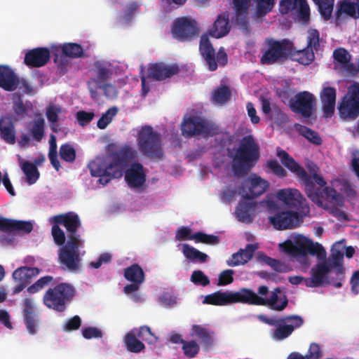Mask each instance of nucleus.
I'll list each match as a JSON object with an SVG mask.
<instances>
[{
	"mask_svg": "<svg viewBox=\"0 0 359 359\" xmlns=\"http://www.w3.org/2000/svg\"><path fill=\"white\" fill-rule=\"evenodd\" d=\"M259 259L266 264L267 265L270 266L274 271L277 272H284V266L283 264L279 261L276 259H273L266 255H259Z\"/></svg>",
	"mask_w": 359,
	"mask_h": 359,
	"instance_id": "obj_60",
	"label": "nucleus"
},
{
	"mask_svg": "<svg viewBox=\"0 0 359 359\" xmlns=\"http://www.w3.org/2000/svg\"><path fill=\"white\" fill-rule=\"evenodd\" d=\"M45 121L42 117L34 120L30 133L34 140L41 142L44 136Z\"/></svg>",
	"mask_w": 359,
	"mask_h": 359,
	"instance_id": "obj_46",
	"label": "nucleus"
},
{
	"mask_svg": "<svg viewBox=\"0 0 359 359\" xmlns=\"http://www.w3.org/2000/svg\"><path fill=\"white\" fill-rule=\"evenodd\" d=\"M339 116L343 119L354 120L359 116V83L348 88L338 107Z\"/></svg>",
	"mask_w": 359,
	"mask_h": 359,
	"instance_id": "obj_12",
	"label": "nucleus"
},
{
	"mask_svg": "<svg viewBox=\"0 0 359 359\" xmlns=\"http://www.w3.org/2000/svg\"><path fill=\"white\" fill-rule=\"evenodd\" d=\"M247 288H241L238 292L217 291L205 297L203 303L215 306H226L236 303L247 304Z\"/></svg>",
	"mask_w": 359,
	"mask_h": 359,
	"instance_id": "obj_15",
	"label": "nucleus"
},
{
	"mask_svg": "<svg viewBox=\"0 0 359 359\" xmlns=\"http://www.w3.org/2000/svg\"><path fill=\"white\" fill-rule=\"evenodd\" d=\"M59 154L62 161L70 163H74L76 157V149L69 143H65L60 146Z\"/></svg>",
	"mask_w": 359,
	"mask_h": 359,
	"instance_id": "obj_47",
	"label": "nucleus"
},
{
	"mask_svg": "<svg viewBox=\"0 0 359 359\" xmlns=\"http://www.w3.org/2000/svg\"><path fill=\"white\" fill-rule=\"evenodd\" d=\"M22 308V314L27 330L29 334H35L37 332V322L32 299L25 298L23 300Z\"/></svg>",
	"mask_w": 359,
	"mask_h": 359,
	"instance_id": "obj_27",
	"label": "nucleus"
},
{
	"mask_svg": "<svg viewBox=\"0 0 359 359\" xmlns=\"http://www.w3.org/2000/svg\"><path fill=\"white\" fill-rule=\"evenodd\" d=\"M308 48L311 50L318 51L320 48V34L317 29L309 31L307 37Z\"/></svg>",
	"mask_w": 359,
	"mask_h": 359,
	"instance_id": "obj_56",
	"label": "nucleus"
},
{
	"mask_svg": "<svg viewBox=\"0 0 359 359\" xmlns=\"http://www.w3.org/2000/svg\"><path fill=\"white\" fill-rule=\"evenodd\" d=\"M318 6L322 17L327 20L331 18L334 0H313Z\"/></svg>",
	"mask_w": 359,
	"mask_h": 359,
	"instance_id": "obj_49",
	"label": "nucleus"
},
{
	"mask_svg": "<svg viewBox=\"0 0 359 359\" xmlns=\"http://www.w3.org/2000/svg\"><path fill=\"white\" fill-rule=\"evenodd\" d=\"M344 13L353 18H359V4L357 2H351L348 0H343L338 3V9L337 11V18H339L340 15Z\"/></svg>",
	"mask_w": 359,
	"mask_h": 359,
	"instance_id": "obj_39",
	"label": "nucleus"
},
{
	"mask_svg": "<svg viewBox=\"0 0 359 359\" xmlns=\"http://www.w3.org/2000/svg\"><path fill=\"white\" fill-rule=\"evenodd\" d=\"M320 99L324 116L326 118L331 117L335 109L336 89L330 86L323 88L320 94Z\"/></svg>",
	"mask_w": 359,
	"mask_h": 359,
	"instance_id": "obj_28",
	"label": "nucleus"
},
{
	"mask_svg": "<svg viewBox=\"0 0 359 359\" xmlns=\"http://www.w3.org/2000/svg\"><path fill=\"white\" fill-rule=\"evenodd\" d=\"M125 278L131 282L142 284L145 280V274L142 267L137 264H133L124 269Z\"/></svg>",
	"mask_w": 359,
	"mask_h": 359,
	"instance_id": "obj_40",
	"label": "nucleus"
},
{
	"mask_svg": "<svg viewBox=\"0 0 359 359\" xmlns=\"http://www.w3.org/2000/svg\"><path fill=\"white\" fill-rule=\"evenodd\" d=\"M280 248L284 252L305 266H309L310 264L308 254L316 256L318 259L327 264L339 280H344L345 269L343 266L344 252L342 251L332 248L330 257L326 259L327 253L324 247L319 243H313L312 240L303 236H297L294 241L287 240L280 244Z\"/></svg>",
	"mask_w": 359,
	"mask_h": 359,
	"instance_id": "obj_1",
	"label": "nucleus"
},
{
	"mask_svg": "<svg viewBox=\"0 0 359 359\" xmlns=\"http://www.w3.org/2000/svg\"><path fill=\"white\" fill-rule=\"evenodd\" d=\"M137 142L139 150L144 156L156 160L163 158V150L161 135L151 126L142 127L138 132Z\"/></svg>",
	"mask_w": 359,
	"mask_h": 359,
	"instance_id": "obj_6",
	"label": "nucleus"
},
{
	"mask_svg": "<svg viewBox=\"0 0 359 359\" xmlns=\"http://www.w3.org/2000/svg\"><path fill=\"white\" fill-rule=\"evenodd\" d=\"M125 180L131 188L141 187L146 182L143 165L138 162L132 163L125 172Z\"/></svg>",
	"mask_w": 359,
	"mask_h": 359,
	"instance_id": "obj_24",
	"label": "nucleus"
},
{
	"mask_svg": "<svg viewBox=\"0 0 359 359\" xmlns=\"http://www.w3.org/2000/svg\"><path fill=\"white\" fill-rule=\"evenodd\" d=\"M333 57L334 60L342 65L349 63L351 55L344 48H339L334 50Z\"/></svg>",
	"mask_w": 359,
	"mask_h": 359,
	"instance_id": "obj_58",
	"label": "nucleus"
},
{
	"mask_svg": "<svg viewBox=\"0 0 359 359\" xmlns=\"http://www.w3.org/2000/svg\"><path fill=\"white\" fill-rule=\"evenodd\" d=\"M39 269L36 267L21 266L13 273V278L16 283H22L28 285L32 279L38 276Z\"/></svg>",
	"mask_w": 359,
	"mask_h": 359,
	"instance_id": "obj_36",
	"label": "nucleus"
},
{
	"mask_svg": "<svg viewBox=\"0 0 359 359\" xmlns=\"http://www.w3.org/2000/svg\"><path fill=\"white\" fill-rule=\"evenodd\" d=\"M62 53L65 56L71 58H78L83 56L82 46L76 43H65L62 46Z\"/></svg>",
	"mask_w": 359,
	"mask_h": 359,
	"instance_id": "obj_43",
	"label": "nucleus"
},
{
	"mask_svg": "<svg viewBox=\"0 0 359 359\" xmlns=\"http://www.w3.org/2000/svg\"><path fill=\"white\" fill-rule=\"evenodd\" d=\"M172 33L173 37L180 41H191L198 35L197 23L186 17L177 18L173 22Z\"/></svg>",
	"mask_w": 359,
	"mask_h": 359,
	"instance_id": "obj_17",
	"label": "nucleus"
},
{
	"mask_svg": "<svg viewBox=\"0 0 359 359\" xmlns=\"http://www.w3.org/2000/svg\"><path fill=\"white\" fill-rule=\"evenodd\" d=\"M231 96V91L227 86H221L216 88L212 96V102L224 104L227 102Z\"/></svg>",
	"mask_w": 359,
	"mask_h": 359,
	"instance_id": "obj_45",
	"label": "nucleus"
},
{
	"mask_svg": "<svg viewBox=\"0 0 359 359\" xmlns=\"http://www.w3.org/2000/svg\"><path fill=\"white\" fill-rule=\"evenodd\" d=\"M292 50V43L288 39L266 38L262 48L260 62L266 65L282 63L288 59Z\"/></svg>",
	"mask_w": 359,
	"mask_h": 359,
	"instance_id": "obj_5",
	"label": "nucleus"
},
{
	"mask_svg": "<svg viewBox=\"0 0 359 359\" xmlns=\"http://www.w3.org/2000/svg\"><path fill=\"white\" fill-rule=\"evenodd\" d=\"M182 252L187 259L195 261L198 260L201 263H204L208 259V255L189 244L182 245Z\"/></svg>",
	"mask_w": 359,
	"mask_h": 359,
	"instance_id": "obj_41",
	"label": "nucleus"
},
{
	"mask_svg": "<svg viewBox=\"0 0 359 359\" xmlns=\"http://www.w3.org/2000/svg\"><path fill=\"white\" fill-rule=\"evenodd\" d=\"M304 0H280V11L283 14H287L290 11L297 9V5Z\"/></svg>",
	"mask_w": 359,
	"mask_h": 359,
	"instance_id": "obj_61",
	"label": "nucleus"
},
{
	"mask_svg": "<svg viewBox=\"0 0 359 359\" xmlns=\"http://www.w3.org/2000/svg\"><path fill=\"white\" fill-rule=\"evenodd\" d=\"M283 320L271 334L272 338L277 341L287 338L295 329L300 327L304 323V319L297 315L286 316L283 317Z\"/></svg>",
	"mask_w": 359,
	"mask_h": 359,
	"instance_id": "obj_19",
	"label": "nucleus"
},
{
	"mask_svg": "<svg viewBox=\"0 0 359 359\" xmlns=\"http://www.w3.org/2000/svg\"><path fill=\"white\" fill-rule=\"evenodd\" d=\"M196 243H201L207 245H217L219 243V237L215 235L206 234L202 231H198L193 234Z\"/></svg>",
	"mask_w": 359,
	"mask_h": 359,
	"instance_id": "obj_52",
	"label": "nucleus"
},
{
	"mask_svg": "<svg viewBox=\"0 0 359 359\" xmlns=\"http://www.w3.org/2000/svg\"><path fill=\"white\" fill-rule=\"evenodd\" d=\"M252 200L243 197V199L238 203L236 208V215L239 221L251 222V215L257 205L256 202Z\"/></svg>",
	"mask_w": 359,
	"mask_h": 359,
	"instance_id": "obj_35",
	"label": "nucleus"
},
{
	"mask_svg": "<svg viewBox=\"0 0 359 359\" xmlns=\"http://www.w3.org/2000/svg\"><path fill=\"white\" fill-rule=\"evenodd\" d=\"M233 8L236 12V22L241 29H247L248 22L247 16L248 13L250 0H233Z\"/></svg>",
	"mask_w": 359,
	"mask_h": 359,
	"instance_id": "obj_34",
	"label": "nucleus"
},
{
	"mask_svg": "<svg viewBox=\"0 0 359 359\" xmlns=\"http://www.w3.org/2000/svg\"><path fill=\"white\" fill-rule=\"evenodd\" d=\"M243 185L248 188V192L243 194V197H245L247 199H254L267 190L269 183L261 177L252 174L245 180Z\"/></svg>",
	"mask_w": 359,
	"mask_h": 359,
	"instance_id": "obj_22",
	"label": "nucleus"
},
{
	"mask_svg": "<svg viewBox=\"0 0 359 359\" xmlns=\"http://www.w3.org/2000/svg\"><path fill=\"white\" fill-rule=\"evenodd\" d=\"M311 184L306 183L304 186L306 195L311 201L319 202L323 199L334 205H343L342 195L334 188L325 187L326 182L321 175L316 172L313 173L311 177Z\"/></svg>",
	"mask_w": 359,
	"mask_h": 359,
	"instance_id": "obj_4",
	"label": "nucleus"
},
{
	"mask_svg": "<svg viewBox=\"0 0 359 359\" xmlns=\"http://www.w3.org/2000/svg\"><path fill=\"white\" fill-rule=\"evenodd\" d=\"M50 222L62 225L66 229L68 236L81 238L80 235L77 234L76 232L81 227V222L79 215L74 212L55 215L50 219Z\"/></svg>",
	"mask_w": 359,
	"mask_h": 359,
	"instance_id": "obj_20",
	"label": "nucleus"
},
{
	"mask_svg": "<svg viewBox=\"0 0 359 359\" xmlns=\"http://www.w3.org/2000/svg\"><path fill=\"white\" fill-rule=\"evenodd\" d=\"M138 338L137 328L131 330L126 334L123 342L128 351L138 353L144 350V344Z\"/></svg>",
	"mask_w": 359,
	"mask_h": 359,
	"instance_id": "obj_38",
	"label": "nucleus"
},
{
	"mask_svg": "<svg viewBox=\"0 0 359 359\" xmlns=\"http://www.w3.org/2000/svg\"><path fill=\"white\" fill-rule=\"evenodd\" d=\"M333 270L326 262L322 261L316 264L311 269V277L305 280V285L308 287H318L324 284L332 285L337 288L342 287V281L336 278H331L329 273Z\"/></svg>",
	"mask_w": 359,
	"mask_h": 359,
	"instance_id": "obj_11",
	"label": "nucleus"
},
{
	"mask_svg": "<svg viewBox=\"0 0 359 359\" xmlns=\"http://www.w3.org/2000/svg\"><path fill=\"white\" fill-rule=\"evenodd\" d=\"M51 234L54 242L58 245H63L65 243V234L64 231L60 227V224L53 223Z\"/></svg>",
	"mask_w": 359,
	"mask_h": 359,
	"instance_id": "obj_57",
	"label": "nucleus"
},
{
	"mask_svg": "<svg viewBox=\"0 0 359 359\" xmlns=\"http://www.w3.org/2000/svg\"><path fill=\"white\" fill-rule=\"evenodd\" d=\"M231 26L229 22V15L221 13L209 29V34L215 38H221L226 36L230 31Z\"/></svg>",
	"mask_w": 359,
	"mask_h": 359,
	"instance_id": "obj_33",
	"label": "nucleus"
},
{
	"mask_svg": "<svg viewBox=\"0 0 359 359\" xmlns=\"http://www.w3.org/2000/svg\"><path fill=\"white\" fill-rule=\"evenodd\" d=\"M33 225L28 221H18L0 217V230L6 232L22 231L30 233Z\"/></svg>",
	"mask_w": 359,
	"mask_h": 359,
	"instance_id": "obj_30",
	"label": "nucleus"
},
{
	"mask_svg": "<svg viewBox=\"0 0 359 359\" xmlns=\"http://www.w3.org/2000/svg\"><path fill=\"white\" fill-rule=\"evenodd\" d=\"M18 76L10 67L0 65V87L6 91L15 90Z\"/></svg>",
	"mask_w": 359,
	"mask_h": 359,
	"instance_id": "obj_32",
	"label": "nucleus"
},
{
	"mask_svg": "<svg viewBox=\"0 0 359 359\" xmlns=\"http://www.w3.org/2000/svg\"><path fill=\"white\" fill-rule=\"evenodd\" d=\"M316 102V97L312 93L302 91L290 100L289 107L294 113L309 118L315 111Z\"/></svg>",
	"mask_w": 359,
	"mask_h": 359,
	"instance_id": "obj_16",
	"label": "nucleus"
},
{
	"mask_svg": "<svg viewBox=\"0 0 359 359\" xmlns=\"http://www.w3.org/2000/svg\"><path fill=\"white\" fill-rule=\"evenodd\" d=\"M190 280L196 285L207 286L210 284L209 278L201 270L194 271Z\"/></svg>",
	"mask_w": 359,
	"mask_h": 359,
	"instance_id": "obj_55",
	"label": "nucleus"
},
{
	"mask_svg": "<svg viewBox=\"0 0 359 359\" xmlns=\"http://www.w3.org/2000/svg\"><path fill=\"white\" fill-rule=\"evenodd\" d=\"M234 271L232 269H226L222 271L218 277L217 285L219 286L227 285L233 282V275Z\"/></svg>",
	"mask_w": 359,
	"mask_h": 359,
	"instance_id": "obj_63",
	"label": "nucleus"
},
{
	"mask_svg": "<svg viewBox=\"0 0 359 359\" xmlns=\"http://www.w3.org/2000/svg\"><path fill=\"white\" fill-rule=\"evenodd\" d=\"M266 167L278 177L283 178L287 175L286 170L276 160L271 159L267 161Z\"/></svg>",
	"mask_w": 359,
	"mask_h": 359,
	"instance_id": "obj_59",
	"label": "nucleus"
},
{
	"mask_svg": "<svg viewBox=\"0 0 359 359\" xmlns=\"http://www.w3.org/2000/svg\"><path fill=\"white\" fill-rule=\"evenodd\" d=\"M53 280V277L51 276H45L40 278L34 284L29 286L27 289V292L30 294H34L41 290L46 286L48 285Z\"/></svg>",
	"mask_w": 359,
	"mask_h": 359,
	"instance_id": "obj_54",
	"label": "nucleus"
},
{
	"mask_svg": "<svg viewBox=\"0 0 359 359\" xmlns=\"http://www.w3.org/2000/svg\"><path fill=\"white\" fill-rule=\"evenodd\" d=\"M67 242L59 250L58 260L65 269L74 272L80 267L79 248L83 245V241L81 238L67 236Z\"/></svg>",
	"mask_w": 359,
	"mask_h": 359,
	"instance_id": "obj_9",
	"label": "nucleus"
},
{
	"mask_svg": "<svg viewBox=\"0 0 359 359\" xmlns=\"http://www.w3.org/2000/svg\"><path fill=\"white\" fill-rule=\"evenodd\" d=\"M297 130L300 135L306 138L310 142L318 146L322 144V139L320 135L318 133L311 128L304 126L299 125Z\"/></svg>",
	"mask_w": 359,
	"mask_h": 359,
	"instance_id": "obj_48",
	"label": "nucleus"
},
{
	"mask_svg": "<svg viewBox=\"0 0 359 359\" xmlns=\"http://www.w3.org/2000/svg\"><path fill=\"white\" fill-rule=\"evenodd\" d=\"M227 152L232 160V171L237 177L245 175L260 157L259 145L252 135L243 137L236 148L228 149Z\"/></svg>",
	"mask_w": 359,
	"mask_h": 359,
	"instance_id": "obj_2",
	"label": "nucleus"
},
{
	"mask_svg": "<svg viewBox=\"0 0 359 359\" xmlns=\"http://www.w3.org/2000/svg\"><path fill=\"white\" fill-rule=\"evenodd\" d=\"M118 108L112 107L102 115L97 121V126L100 129H104L111 122L113 118L117 114Z\"/></svg>",
	"mask_w": 359,
	"mask_h": 359,
	"instance_id": "obj_53",
	"label": "nucleus"
},
{
	"mask_svg": "<svg viewBox=\"0 0 359 359\" xmlns=\"http://www.w3.org/2000/svg\"><path fill=\"white\" fill-rule=\"evenodd\" d=\"M199 50L210 71H215L217 69V62L222 66L227 63L228 57L224 48H220L215 57V50L205 34L201 37Z\"/></svg>",
	"mask_w": 359,
	"mask_h": 359,
	"instance_id": "obj_14",
	"label": "nucleus"
},
{
	"mask_svg": "<svg viewBox=\"0 0 359 359\" xmlns=\"http://www.w3.org/2000/svg\"><path fill=\"white\" fill-rule=\"evenodd\" d=\"M61 107L55 105H50L46 107V115L48 121L51 123H57L58 115L61 113Z\"/></svg>",
	"mask_w": 359,
	"mask_h": 359,
	"instance_id": "obj_64",
	"label": "nucleus"
},
{
	"mask_svg": "<svg viewBox=\"0 0 359 359\" xmlns=\"http://www.w3.org/2000/svg\"><path fill=\"white\" fill-rule=\"evenodd\" d=\"M190 334L196 337L205 350L210 348L214 344V331L203 325H193Z\"/></svg>",
	"mask_w": 359,
	"mask_h": 359,
	"instance_id": "obj_26",
	"label": "nucleus"
},
{
	"mask_svg": "<svg viewBox=\"0 0 359 359\" xmlns=\"http://www.w3.org/2000/svg\"><path fill=\"white\" fill-rule=\"evenodd\" d=\"M0 137L8 144L15 143V126L11 118L8 116L0 119Z\"/></svg>",
	"mask_w": 359,
	"mask_h": 359,
	"instance_id": "obj_37",
	"label": "nucleus"
},
{
	"mask_svg": "<svg viewBox=\"0 0 359 359\" xmlns=\"http://www.w3.org/2000/svg\"><path fill=\"white\" fill-rule=\"evenodd\" d=\"M257 246L255 244H248L244 249H240L238 252L233 254L231 259L226 261L229 266H236L246 264L250 260L257 250Z\"/></svg>",
	"mask_w": 359,
	"mask_h": 359,
	"instance_id": "obj_29",
	"label": "nucleus"
},
{
	"mask_svg": "<svg viewBox=\"0 0 359 359\" xmlns=\"http://www.w3.org/2000/svg\"><path fill=\"white\" fill-rule=\"evenodd\" d=\"M50 57V53L48 48H35L26 53L24 63L29 67H41L47 64Z\"/></svg>",
	"mask_w": 359,
	"mask_h": 359,
	"instance_id": "obj_23",
	"label": "nucleus"
},
{
	"mask_svg": "<svg viewBox=\"0 0 359 359\" xmlns=\"http://www.w3.org/2000/svg\"><path fill=\"white\" fill-rule=\"evenodd\" d=\"M182 349L184 355L189 358H195L200 351V346L195 340L185 341Z\"/></svg>",
	"mask_w": 359,
	"mask_h": 359,
	"instance_id": "obj_51",
	"label": "nucleus"
},
{
	"mask_svg": "<svg viewBox=\"0 0 359 359\" xmlns=\"http://www.w3.org/2000/svg\"><path fill=\"white\" fill-rule=\"evenodd\" d=\"M304 217L293 210L278 211L269 217L270 224L277 230L292 229L303 222Z\"/></svg>",
	"mask_w": 359,
	"mask_h": 359,
	"instance_id": "obj_18",
	"label": "nucleus"
},
{
	"mask_svg": "<svg viewBox=\"0 0 359 359\" xmlns=\"http://www.w3.org/2000/svg\"><path fill=\"white\" fill-rule=\"evenodd\" d=\"M181 132L185 138L197 136L213 137L219 133V128L215 124L205 121L203 117L190 115L185 116L181 123Z\"/></svg>",
	"mask_w": 359,
	"mask_h": 359,
	"instance_id": "obj_8",
	"label": "nucleus"
},
{
	"mask_svg": "<svg viewBox=\"0 0 359 359\" xmlns=\"http://www.w3.org/2000/svg\"><path fill=\"white\" fill-rule=\"evenodd\" d=\"M277 156L280 158L281 163L291 172L295 173L299 178L302 183L305 185L306 183L311 184V176L306 172L305 169L302 167L295 160L290 156L285 150L280 148L277 149Z\"/></svg>",
	"mask_w": 359,
	"mask_h": 359,
	"instance_id": "obj_21",
	"label": "nucleus"
},
{
	"mask_svg": "<svg viewBox=\"0 0 359 359\" xmlns=\"http://www.w3.org/2000/svg\"><path fill=\"white\" fill-rule=\"evenodd\" d=\"M277 198L279 201H282L290 210L298 212L299 215L306 217L310 212V208L306 198L297 189H280L277 192Z\"/></svg>",
	"mask_w": 359,
	"mask_h": 359,
	"instance_id": "obj_13",
	"label": "nucleus"
},
{
	"mask_svg": "<svg viewBox=\"0 0 359 359\" xmlns=\"http://www.w3.org/2000/svg\"><path fill=\"white\" fill-rule=\"evenodd\" d=\"M136 157L137 151L131 147L125 145L111 155L109 163L107 164L102 158H97L90 161L88 167L93 177H97L106 172H114L115 177H122L123 170Z\"/></svg>",
	"mask_w": 359,
	"mask_h": 359,
	"instance_id": "obj_3",
	"label": "nucleus"
},
{
	"mask_svg": "<svg viewBox=\"0 0 359 359\" xmlns=\"http://www.w3.org/2000/svg\"><path fill=\"white\" fill-rule=\"evenodd\" d=\"M247 294V304L257 306H267L273 311H283L288 305V299L286 295L283 297L279 296L282 293L280 287H275L270 293L269 298L259 296L252 290L248 289L245 291Z\"/></svg>",
	"mask_w": 359,
	"mask_h": 359,
	"instance_id": "obj_10",
	"label": "nucleus"
},
{
	"mask_svg": "<svg viewBox=\"0 0 359 359\" xmlns=\"http://www.w3.org/2000/svg\"><path fill=\"white\" fill-rule=\"evenodd\" d=\"M22 170L27 177L29 184H34L39 178V172L35 164L26 161L22 165Z\"/></svg>",
	"mask_w": 359,
	"mask_h": 359,
	"instance_id": "obj_42",
	"label": "nucleus"
},
{
	"mask_svg": "<svg viewBox=\"0 0 359 359\" xmlns=\"http://www.w3.org/2000/svg\"><path fill=\"white\" fill-rule=\"evenodd\" d=\"M93 67L94 77L89 81L90 83H95L96 86L107 82L112 75L109 65L103 61H96Z\"/></svg>",
	"mask_w": 359,
	"mask_h": 359,
	"instance_id": "obj_31",
	"label": "nucleus"
},
{
	"mask_svg": "<svg viewBox=\"0 0 359 359\" xmlns=\"http://www.w3.org/2000/svg\"><path fill=\"white\" fill-rule=\"evenodd\" d=\"M57 140L54 135H50L49 140L48 158L53 168L59 171L61 165L57 158Z\"/></svg>",
	"mask_w": 359,
	"mask_h": 359,
	"instance_id": "obj_44",
	"label": "nucleus"
},
{
	"mask_svg": "<svg viewBox=\"0 0 359 359\" xmlns=\"http://www.w3.org/2000/svg\"><path fill=\"white\" fill-rule=\"evenodd\" d=\"M257 12L259 15H264L271 11L274 0H256Z\"/></svg>",
	"mask_w": 359,
	"mask_h": 359,
	"instance_id": "obj_62",
	"label": "nucleus"
},
{
	"mask_svg": "<svg viewBox=\"0 0 359 359\" xmlns=\"http://www.w3.org/2000/svg\"><path fill=\"white\" fill-rule=\"evenodd\" d=\"M76 291L72 285L61 283L50 287L43 296V303L48 309L63 312L71 302Z\"/></svg>",
	"mask_w": 359,
	"mask_h": 359,
	"instance_id": "obj_7",
	"label": "nucleus"
},
{
	"mask_svg": "<svg viewBox=\"0 0 359 359\" xmlns=\"http://www.w3.org/2000/svg\"><path fill=\"white\" fill-rule=\"evenodd\" d=\"M178 72L179 67L177 65H166L163 62L152 64L148 68L149 76L156 81H162L167 78H170Z\"/></svg>",
	"mask_w": 359,
	"mask_h": 359,
	"instance_id": "obj_25",
	"label": "nucleus"
},
{
	"mask_svg": "<svg viewBox=\"0 0 359 359\" xmlns=\"http://www.w3.org/2000/svg\"><path fill=\"white\" fill-rule=\"evenodd\" d=\"M137 337L149 344H154L158 341V337L151 332L149 327L147 325L137 328Z\"/></svg>",
	"mask_w": 359,
	"mask_h": 359,
	"instance_id": "obj_50",
	"label": "nucleus"
}]
</instances>
